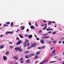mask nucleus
<instances>
[{
	"label": "nucleus",
	"instance_id": "473e14b6",
	"mask_svg": "<svg viewBox=\"0 0 64 64\" xmlns=\"http://www.w3.org/2000/svg\"><path fill=\"white\" fill-rule=\"evenodd\" d=\"M23 58H21L20 60V61H22L23 60Z\"/></svg>",
	"mask_w": 64,
	"mask_h": 64
},
{
	"label": "nucleus",
	"instance_id": "6ab92c4d",
	"mask_svg": "<svg viewBox=\"0 0 64 64\" xmlns=\"http://www.w3.org/2000/svg\"><path fill=\"white\" fill-rule=\"evenodd\" d=\"M4 48V46L2 45L0 46V49H2Z\"/></svg>",
	"mask_w": 64,
	"mask_h": 64
},
{
	"label": "nucleus",
	"instance_id": "2f4dec72",
	"mask_svg": "<svg viewBox=\"0 0 64 64\" xmlns=\"http://www.w3.org/2000/svg\"><path fill=\"white\" fill-rule=\"evenodd\" d=\"M56 32H53L52 33V34H56Z\"/></svg>",
	"mask_w": 64,
	"mask_h": 64
},
{
	"label": "nucleus",
	"instance_id": "680f3d73",
	"mask_svg": "<svg viewBox=\"0 0 64 64\" xmlns=\"http://www.w3.org/2000/svg\"><path fill=\"white\" fill-rule=\"evenodd\" d=\"M3 36V35H2L0 36V37H2Z\"/></svg>",
	"mask_w": 64,
	"mask_h": 64
},
{
	"label": "nucleus",
	"instance_id": "1a4fd4ad",
	"mask_svg": "<svg viewBox=\"0 0 64 64\" xmlns=\"http://www.w3.org/2000/svg\"><path fill=\"white\" fill-rule=\"evenodd\" d=\"M26 62L27 63H29L30 62V60H26Z\"/></svg>",
	"mask_w": 64,
	"mask_h": 64
},
{
	"label": "nucleus",
	"instance_id": "a18cd8bd",
	"mask_svg": "<svg viewBox=\"0 0 64 64\" xmlns=\"http://www.w3.org/2000/svg\"><path fill=\"white\" fill-rule=\"evenodd\" d=\"M31 22H29V25H30V26L31 25Z\"/></svg>",
	"mask_w": 64,
	"mask_h": 64
},
{
	"label": "nucleus",
	"instance_id": "49530a36",
	"mask_svg": "<svg viewBox=\"0 0 64 64\" xmlns=\"http://www.w3.org/2000/svg\"><path fill=\"white\" fill-rule=\"evenodd\" d=\"M58 43H59V44H60V43H62V42L61 41H59L58 42Z\"/></svg>",
	"mask_w": 64,
	"mask_h": 64
},
{
	"label": "nucleus",
	"instance_id": "f704fd0d",
	"mask_svg": "<svg viewBox=\"0 0 64 64\" xmlns=\"http://www.w3.org/2000/svg\"><path fill=\"white\" fill-rule=\"evenodd\" d=\"M25 28V26H24L22 28V30H24V28Z\"/></svg>",
	"mask_w": 64,
	"mask_h": 64
},
{
	"label": "nucleus",
	"instance_id": "72a5a7b5",
	"mask_svg": "<svg viewBox=\"0 0 64 64\" xmlns=\"http://www.w3.org/2000/svg\"><path fill=\"white\" fill-rule=\"evenodd\" d=\"M56 62L55 61H53V62H50V63H54V62Z\"/></svg>",
	"mask_w": 64,
	"mask_h": 64
},
{
	"label": "nucleus",
	"instance_id": "9b49d317",
	"mask_svg": "<svg viewBox=\"0 0 64 64\" xmlns=\"http://www.w3.org/2000/svg\"><path fill=\"white\" fill-rule=\"evenodd\" d=\"M25 57L26 58H29V55H26L25 56Z\"/></svg>",
	"mask_w": 64,
	"mask_h": 64
},
{
	"label": "nucleus",
	"instance_id": "0e129e2a",
	"mask_svg": "<svg viewBox=\"0 0 64 64\" xmlns=\"http://www.w3.org/2000/svg\"><path fill=\"white\" fill-rule=\"evenodd\" d=\"M53 48H54V47H52L51 48V49H52H52H53Z\"/></svg>",
	"mask_w": 64,
	"mask_h": 64
},
{
	"label": "nucleus",
	"instance_id": "de8ad7c7",
	"mask_svg": "<svg viewBox=\"0 0 64 64\" xmlns=\"http://www.w3.org/2000/svg\"><path fill=\"white\" fill-rule=\"evenodd\" d=\"M24 62V61H22V62H20V63H22Z\"/></svg>",
	"mask_w": 64,
	"mask_h": 64
},
{
	"label": "nucleus",
	"instance_id": "393cba45",
	"mask_svg": "<svg viewBox=\"0 0 64 64\" xmlns=\"http://www.w3.org/2000/svg\"><path fill=\"white\" fill-rule=\"evenodd\" d=\"M56 42H57V41H56L54 40L53 41V42L54 44H56Z\"/></svg>",
	"mask_w": 64,
	"mask_h": 64
},
{
	"label": "nucleus",
	"instance_id": "09e8293b",
	"mask_svg": "<svg viewBox=\"0 0 64 64\" xmlns=\"http://www.w3.org/2000/svg\"><path fill=\"white\" fill-rule=\"evenodd\" d=\"M30 57H32V54L30 55L29 56Z\"/></svg>",
	"mask_w": 64,
	"mask_h": 64
},
{
	"label": "nucleus",
	"instance_id": "774afa93",
	"mask_svg": "<svg viewBox=\"0 0 64 64\" xmlns=\"http://www.w3.org/2000/svg\"><path fill=\"white\" fill-rule=\"evenodd\" d=\"M62 64H64V62L62 63Z\"/></svg>",
	"mask_w": 64,
	"mask_h": 64
},
{
	"label": "nucleus",
	"instance_id": "8fccbe9b",
	"mask_svg": "<svg viewBox=\"0 0 64 64\" xmlns=\"http://www.w3.org/2000/svg\"><path fill=\"white\" fill-rule=\"evenodd\" d=\"M45 38H49V37L47 36H45Z\"/></svg>",
	"mask_w": 64,
	"mask_h": 64
},
{
	"label": "nucleus",
	"instance_id": "f03ea898",
	"mask_svg": "<svg viewBox=\"0 0 64 64\" xmlns=\"http://www.w3.org/2000/svg\"><path fill=\"white\" fill-rule=\"evenodd\" d=\"M22 42V41L21 40H19L18 42L16 43V45H19L20 44V43H21Z\"/></svg>",
	"mask_w": 64,
	"mask_h": 64
},
{
	"label": "nucleus",
	"instance_id": "b1692460",
	"mask_svg": "<svg viewBox=\"0 0 64 64\" xmlns=\"http://www.w3.org/2000/svg\"><path fill=\"white\" fill-rule=\"evenodd\" d=\"M32 47L31 46H29L27 48V49L28 50H29V49H30L32 48Z\"/></svg>",
	"mask_w": 64,
	"mask_h": 64
},
{
	"label": "nucleus",
	"instance_id": "37998d69",
	"mask_svg": "<svg viewBox=\"0 0 64 64\" xmlns=\"http://www.w3.org/2000/svg\"><path fill=\"white\" fill-rule=\"evenodd\" d=\"M10 44H12V42H10L9 43Z\"/></svg>",
	"mask_w": 64,
	"mask_h": 64
},
{
	"label": "nucleus",
	"instance_id": "bb28decb",
	"mask_svg": "<svg viewBox=\"0 0 64 64\" xmlns=\"http://www.w3.org/2000/svg\"><path fill=\"white\" fill-rule=\"evenodd\" d=\"M64 37H61L60 38V40H64Z\"/></svg>",
	"mask_w": 64,
	"mask_h": 64
},
{
	"label": "nucleus",
	"instance_id": "c85d7f7f",
	"mask_svg": "<svg viewBox=\"0 0 64 64\" xmlns=\"http://www.w3.org/2000/svg\"><path fill=\"white\" fill-rule=\"evenodd\" d=\"M26 42H27V43H28V42H29V41L28 40H26Z\"/></svg>",
	"mask_w": 64,
	"mask_h": 64
},
{
	"label": "nucleus",
	"instance_id": "39448f33",
	"mask_svg": "<svg viewBox=\"0 0 64 64\" xmlns=\"http://www.w3.org/2000/svg\"><path fill=\"white\" fill-rule=\"evenodd\" d=\"M36 43L33 44H32L31 46L32 47H34L36 46Z\"/></svg>",
	"mask_w": 64,
	"mask_h": 64
},
{
	"label": "nucleus",
	"instance_id": "cd10ccee",
	"mask_svg": "<svg viewBox=\"0 0 64 64\" xmlns=\"http://www.w3.org/2000/svg\"><path fill=\"white\" fill-rule=\"evenodd\" d=\"M13 25V22H12L11 23V26L12 27V26Z\"/></svg>",
	"mask_w": 64,
	"mask_h": 64
},
{
	"label": "nucleus",
	"instance_id": "0eeeda50",
	"mask_svg": "<svg viewBox=\"0 0 64 64\" xmlns=\"http://www.w3.org/2000/svg\"><path fill=\"white\" fill-rule=\"evenodd\" d=\"M40 42L41 43H42V44L44 43V40H40Z\"/></svg>",
	"mask_w": 64,
	"mask_h": 64
},
{
	"label": "nucleus",
	"instance_id": "5fc2aeb1",
	"mask_svg": "<svg viewBox=\"0 0 64 64\" xmlns=\"http://www.w3.org/2000/svg\"><path fill=\"white\" fill-rule=\"evenodd\" d=\"M42 31L41 30H40L39 31V32L40 33H41V32H42Z\"/></svg>",
	"mask_w": 64,
	"mask_h": 64
},
{
	"label": "nucleus",
	"instance_id": "7ed1b4c3",
	"mask_svg": "<svg viewBox=\"0 0 64 64\" xmlns=\"http://www.w3.org/2000/svg\"><path fill=\"white\" fill-rule=\"evenodd\" d=\"M13 32H7L6 33V34H9V33H10V34H12Z\"/></svg>",
	"mask_w": 64,
	"mask_h": 64
},
{
	"label": "nucleus",
	"instance_id": "864d4df0",
	"mask_svg": "<svg viewBox=\"0 0 64 64\" xmlns=\"http://www.w3.org/2000/svg\"><path fill=\"white\" fill-rule=\"evenodd\" d=\"M17 31H20V30H19L18 29H17Z\"/></svg>",
	"mask_w": 64,
	"mask_h": 64
},
{
	"label": "nucleus",
	"instance_id": "e2e57ef3",
	"mask_svg": "<svg viewBox=\"0 0 64 64\" xmlns=\"http://www.w3.org/2000/svg\"><path fill=\"white\" fill-rule=\"evenodd\" d=\"M42 35H43V36H46V34H42Z\"/></svg>",
	"mask_w": 64,
	"mask_h": 64
},
{
	"label": "nucleus",
	"instance_id": "6e6552de",
	"mask_svg": "<svg viewBox=\"0 0 64 64\" xmlns=\"http://www.w3.org/2000/svg\"><path fill=\"white\" fill-rule=\"evenodd\" d=\"M19 52H22V51H23V50L21 48V47L19 48Z\"/></svg>",
	"mask_w": 64,
	"mask_h": 64
},
{
	"label": "nucleus",
	"instance_id": "13d9d810",
	"mask_svg": "<svg viewBox=\"0 0 64 64\" xmlns=\"http://www.w3.org/2000/svg\"><path fill=\"white\" fill-rule=\"evenodd\" d=\"M44 22H46V21L45 20H44Z\"/></svg>",
	"mask_w": 64,
	"mask_h": 64
},
{
	"label": "nucleus",
	"instance_id": "338daca9",
	"mask_svg": "<svg viewBox=\"0 0 64 64\" xmlns=\"http://www.w3.org/2000/svg\"><path fill=\"white\" fill-rule=\"evenodd\" d=\"M52 22L53 23H55V22Z\"/></svg>",
	"mask_w": 64,
	"mask_h": 64
},
{
	"label": "nucleus",
	"instance_id": "6e6d98bb",
	"mask_svg": "<svg viewBox=\"0 0 64 64\" xmlns=\"http://www.w3.org/2000/svg\"><path fill=\"white\" fill-rule=\"evenodd\" d=\"M51 31H50L49 32H48V33H51Z\"/></svg>",
	"mask_w": 64,
	"mask_h": 64
},
{
	"label": "nucleus",
	"instance_id": "9d476101",
	"mask_svg": "<svg viewBox=\"0 0 64 64\" xmlns=\"http://www.w3.org/2000/svg\"><path fill=\"white\" fill-rule=\"evenodd\" d=\"M44 25H46V26L44 27V28H43V29H44V30L46 29V28H47V26H46L47 24H44Z\"/></svg>",
	"mask_w": 64,
	"mask_h": 64
},
{
	"label": "nucleus",
	"instance_id": "c756f323",
	"mask_svg": "<svg viewBox=\"0 0 64 64\" xmlns=\"http://www.w3.org/2000/svg\"><path fill=\"white\" fill-rule=\"evenodd\" d=\"M10 48L11 49H12V48H13V46H10Z\"/></svg>",
	"mask_w": 64,
	"mask_h": 64
},
{
	"label": "nucleus",
	"instance_id": "5701e85b",
	"mask_svg": "<svg viewBox=\"0 0 64 64\" xmlns=\"http://www.w3.org/2000/svg\"><path fill=\"white\" fill-rule=\"evenodd\" d=\"M55 54V53H52L50 54V55H51L52 56L53 55H54Z\"/></svg>",
	"mask_w": 64,
	"mask_h": 64
},
{
	"label": "nucleus",
	"instance_id": "a878e982",
	"mask_svg": "<svg viewBox=\"0 0 64 64\" xmlns=\"http://www.w3.org/2000/svg\"><path fill=\"white\" fill-rule=\"evenodd\" d=\"M47 42L48 43H49V44H51V41H47Z\"/></svg>",
	"mask_w": 64,
	"mask_h": 64
},
{
	"label": "nucleus",
	"instance_id": "bf43d9fd",
	"mask_svg": "<svg viewBox=\"0 0 64 64\" xmlns=\"http://www.w3.org/2000/svg\"><path fill=\"white\" fill-rule=\"evenodd\" d=\"M32 56H34V55H35L34 54H32Z\"/></svg>",
	"mask_w": 64,
	"mask_h": 64
},
{
	"label": "nucleus",
	"instance_id": "ea45409f",
	"mask_svg": "<svg viewBox=\"0 0 64 64\" xmlns=\"http://www.w3.org/2000/svg\"><path fill=\"white\" fill-rule=\"evenodd\" d=\"M6 24H10V22H6Z\"/></svg>",
	"mask_w": 64,
	"mask_h": 64
},
{
	"label": "nucleus",
	"instance_id": "4c0bfd02",
	"mask_svg": "<svg viewBox=\"0 0 64 64\" xmlns=\"http://www.w3.org/2000/svg\"><path fill=\"white\" fill-rule=\"evenodd\" d=\"M4 26H8V25H6L5 24H4Z\"/></svg>",
	"mask_w": 64,
	"mask_h": 64
},
{
	"label": "nucleus",
	"instance_id": "ddd939ff",
	"mask_svg": "<svg viewBox=\"0 0 64 64\" xmlns=\"http://www.w3.org/2000/svg\"><path fill=\"white\" fill-rule=\"evenodd\" d=\"M30 28L32 29H34V26H30Z\"/></svg>",
	"mask_w": 64,
	"mask_h": 64
},
{
	"label": "nucleus",
	"instance_id": "3c124183",
	"mask_svg": "<svg viewBox=\"0 0 64 64\" xmlns=\"http://www.w3.org/2000/svg\"><path fill=\"white\" fill-rule=\"evenodd\" d=\"M24 36H25L26 37H28V35L27 34H25Z\"/></svg>",
	"mask_w": 64,
	"mask_h": 64
},
{
	"label": "nucleus",
	"instance_id": "603ef678",
	"mask_svg": "<svg viewBox=\"0 0 64 64\" xmlns=\"http://www.w3.org/2000/svg\"><path fill=\"white\" fill-rule=\"evenodd\" d=\"M54 58H55V59H57V57L56 56H55Z\"/></svg>",
	"mask_w": 64,
	"mask_h": 64
},
{
	"label": "nucleus",
	"instance_id": "f257e3e1",
	"mask_svg": "<svg viewBox=\"0 0 64 64\" xmlns=\"http://www.w3.org/2000/svg\"><path fill=\"white\" fill-rule=\"evenodd\" d=\"M50 27L48 28L47 29H46V30H47V31H50V30H53V29L52 28L50 29Z\"/></svg>",
	"mask_w": 64,
	"mask_h": 64
},
{
	"label": "nucleus",
	"instance_id": "2eb2a0df",
	"mask_svg": "<svg viewBox=\"0 0 64 64\" xmlns=\"http://www.w3.org/2000/svg\"><path fill=\"white\" fill-rule=\"evenodd\" d=\"M32 34H30V35H29V36H28V38H32Z\"/></svg>",
	"mask_w": 64,
	"mask_h": 64
},
{
	"label": "nucleus",
	"instance_id": "e433bc0d",
	"mask_svg": "<svg viewBox=\"0 0 64 64\" xmlns=\"http://www.w3.org/2000/svg\"><path fill=\"white\" fill-rule=\"evenodd\" d=\"M36 39L37 40H39L40 38H36Z\"/></svg>",
	"mask_w": 64,
	"mask_h": 64
},
{
	"label": "nucleus",
	"instance_id": "dca6fc26",
	"mask_svg": "<svg viewBox=\"0 0 64 64\" xmlns=\"http://www.w3.org/2000/svg\"><path fill=\"white\" fill-rule=\"evenodd\" d=\"M52 22H48V25H51V24H52Z\"/></svg>",
	"mask_w": 64,
	"mask_h": 64
},
{
	"label": "nucleus",
	"instance_id": "79ce46f5",
	"mask_svg": "<svg viewBox=\"0 0 64 64\" xmlns=\"http://www.w3.org/2000/svg\"><path fill=\"white\" fill-rule=\"evenodd\" d=\"M55 50H53V51L52 52V53H54V52H55Z\"/></svg>",
	"mask_w": 64,
	"mask_h": 64
},
{
	"label": "nucleus",
	"instance_id": "f8f14e48",
	"mask_svg": "<svg viewBox=\"0 0 64 64\" xmlns=\"http://www.w3.org/2000/svg\"><path fill=\"white\" fill-rule=\"evenodd\" d=\"M19 47L16 48H15V49L16 51H18V50H19Z\"/></svg>",
	"mask_w": 64,
	"mask_h": 64
},
{
	"label": "nucleus",
	"instance_id": "423d86ee",
	"mask_svg": "<svg viewBox=\"0 0 64 64\" xmlns=\"http://www.w3.org/2000/svg\"><path fill=\"white\" fill-rule=\"evenodd\" d=\"M24 47H26V46H27V43L26 42H24Z\"/></svg>",
	"mask_w": 64,
	"mask_h": 64
},
{
	"label": "nucleus",
	"instance_id": "20e7f679",
	"mask_svg": "<svg viewBox=\"0 0 64 64\" xmlns=\"http://www.w3.org/2000/svg\"><path fill=\"white\" fill-rule=\"evenodd\" d=\"M3 58L4 60H7V58L6 56H4Z\"/></svg>",
	"mask_w": 64,
	"mask_h": 64
},
{
	"label": "nucleus",
	"instance_id": "4be33fe9",
	"mask_svg": "<svg viewBox=\"0 0 64 64\" xmlns=\"http://www.w3.org/2000/svg\"><path fill=\"white\" fill-rule=\"evenodd\" d=\"M19 36L21 38H23V36L21 35V34L19 35Z\"/></svg>",
	"mask_w": 64,
	"mask_h": 64
},
{
	"label": "nucleus",
	"instance_id": "052dcab7",
	"mask_svg": "<svg viewBox=\"0 0 64 64\" xmlns=\"http://www.w3.org/2000/svg\"><path fill=\"white\" fill-rule=\"evenodd\" d=\"M51 40H54V39H53V38H51Z\"/></svg>",
	"mask_w": 64,
	"mask_h": 64
},
{
	"label": "nucleus",
	"instance_id": "f3484780",
	"mask_svg": "<svg viewBox=\"0 0 64 64\" xmlns=\"http://www.w3.org/2000/svg\"><path fill=\"white\" fill-rule=\"evenodd\" d=\"M38 58V56L36 55L35 56L34 59H36Z\"/></svg>",
	"mask_w": 64,
	"mask_h": 64
},
{
	"label": "nucleus",
	"instance_id": "a19ab883",
	"mask_svg": "<svg viewBox=\"0 0 64 64\" xmlns=\"http://www.w3.org/2000/svg\"><path fill=\"white\" fill-rule=\"evenodd\" d=\"M16 40H19V38H16Z\"/></svg>",
	"mask_w": 64,
	"mask_h": 64
},
{
	"label": "nucleus",
	"instance_id": "a211bd4d",
	"mask_svg": "<svg viewBox=\"0 0 64 64\" xmlns=\"http://www.w3.org/2000/svg\"><path fill=\"white\" fill-rule=\"evenodd\" d=\"M29 53V51L28 50L27 51H26L24 52V53L25 54H27Z\"/></svg>",
	"mask_w": 64,
	"mask_h": 64
},
{
	"label": "nucleus",
	"instance_id": "c03bdc74",
	"mask_svg": "<svg viewBox=\"0 0 64 64\" xmlns=\"http://www.w3.org/2000/svg\"><path fill=\"white\" fill-rule=\"evenodd\" d=\"M30 44H29V43H28L27 44V46H28Z\"/></svg>",
	"mask_w": 64,
	"mask_h": 64
},
{
	"label": "nucleus",
	"instance_id": "aec40b11",
	"mask_svg": "<svg viewBox=\"0 0 64 64\" xmlns=\"http://www.w3.org/2000/svg\"><path fill=\"white\" fill-rule=\"evenodd\" d=\"M9 54V51H8L7 52H6V55H8Z\"/></svg>",
	"mask_w": 64,
	"mask_h": 64
},
{
	"label": "nucleus",
	"instance_id": "58836bf2",
	"mask_svg": "<svg viewBox=\"0 0 64 64\" xmlns=\"http://www.w3.org/2000/svg\"><path fill=\"white\" fill-rule=\"evenodd\" d=\"M45 46H42V48H45Z\"/></svg>",
	"mask_w": 64,
	"mask_h": 64
},
{
	"label": "nucleus",
	"instance_id": "4d7b16f0",
	"mask_svg": "<svg viewBox=\"0 0 64 64\" xmlns=\"http://www.w3.org/2000/svg\"><path fill=\"white\" fill-rule=\"evenodd\" d=\"M34 36L35 37H37V36L35 34H34Z\"/></svg>",
	"mask_w": 64,
	"mask_h": 64
},
{
	"label": "nucleus",
	"instance_id": "7c9ffc66",
	"mask_svg": "<svg viewBox=\"0 0 64 64\" xmlns=\"http://www.w3.org/2000/svg\"><path fill=\"white\" fill-rule=\"evenodd\" d=\"M36 26H37V27H38V24H37V22H36Z\"/></svg>",
	"mask_w": 64,
	"mask_h": 64
},
{
	"label": "nucleus",
	"instance_id": "c9c22d12",
	"mask_svg": "<svg viewBox=\"0 0 64 64\" xmlns=\"http://www.w3.org/2000/svg\"><path fill=\"white\" fill-rule=\"evenodd\" d=\"M26 32H28V31H29V30L28 29L26 30Z\"/></svg>",
	"mask_w": 64,
	"mask_h": 64
},
{
	"label": "nucleus",
	"instance_id": "69168bd1",
	"mask_svg": "<svg viewBox=\"0 0 64 64\" xmlns=\"http://www.w3.org/2000/svg\"><path fill=\"white\" fill-rule=\"evenodd\" d=\"M37 62H38V61H36V62H35V64H36V63H37Z\"/></svg>",
	"mask_w": 64,
	"mask_h": 64
},
{
	"label": "nucleus",
	"instance_id": "4468645a",
	"mask_svg": "<svg viewBox=\"0 0 64 64\" xmlns=\"http://www.w3.org/2000/svg\"><path fill=\"white\" fill-rule=\"evenodd\" d=\"M40 52L39 51L36 53V55H39V54H40Z\"/></svg>",
	"mask_w": 64,
	"mask_h": 64
},
{
	"label": "nucleus",
	"instance_id": "412c9836",
	"mask_svg": "<svg viewBox=\"0 0 64 64\" xmlns=\"http://www.w3.org/2000/svg\"><path fill=\"white\" fill-rule=\"evenodd\" d=\"M14 59H16V60H17L18 59V57H17L15 56H14Z\"/></svg>",
	"mask_w": 64,
	"mask_h": 64
}]
</instances>
